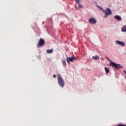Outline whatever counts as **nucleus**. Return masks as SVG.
<instances>
[{"label":"nucleus","instance_id":"nucleus-1","mask_svg":"<svg viewBox=\"0 0 126 126\" xmlns=\"http://www.w3.org/2000/svg\"><path fill=\"white\" fill-rule=\"evenodd\" d=\"M58 84L61 86V87L63 88L64 86V81L63 79L62 76L60 74H58Z\"/></svg>","mask_w":126,"mask_h":126},{"label":"nucleus","instance_id":"nucleus-2","mask_svg":"<svg viewBox=\"0 0 126 126\" xmlns=\"http://www.w3.org/2000/svg\"><path fill=\"white\" fill-rule=\"evenodd\" d=\"M110 66H112V67H115V69H119V68H123L122 66H121L119 64H116L114 62H111L109 63Z\"/></svg>","mask_w":126,"mask_h":126},{"label":"nucleus","instance_id":"nucleus-3","mask_svg":"<svg viewBox=\"0 0 126 126\" xmlns=\"http://www.w3.org/2000/svg\"><path fill=\"white\" fill-rule=\"evenodd\" d=\"M44 45H45V40L43 39V38H40L37 44V48H41Z\"/></svg>","mask_w":126,"mask_h":126},{"label":"nucleus","instance_id":"nucleus-4","mask_svg":"<svg viewBox=\"0 0 126 126\" xmlns=\"http://www.w3.org/2000/svg\"><path fill=\"white\" fill-rule=\"evenodd\" d=\"M103 12L105 14L104 16L105 18H107L108 15H111V14H112V11L111 10V9H110V8H108L106 9L105 11H103Z\"/></svg>","mask_w":126,"mask_h":126},{"label":"nucleus","instance_id":"nucleus-5","mask_svg":"<svg viewBox=\"0 0 126 126\" xmlns=\"http://www.w3.org/2000/svg\"><path fill=\"white\" fill-rule=\"evenodd\" d=\"M89 22L90 24H96V23H97V21L94 18H91L89 20Z\"/></svg>","mask_w":126,"mask_h":126},{"label":"nucleus","instance_id":"nucleus-6","mask_svg":"<svg viewBox=\"0 0 126 126\" xmlns=\"http://www.w3.org/2000/svg\"><path fill=\"white\" fill-rule=\"evenodd\" d=\"M75 60H76V58L67 57L66 61H67V63H70V62L72 63L73 62V61H74Z\"/></svg>","mask_w":126,"mask_h":126},{"label":"nucleus","instance_id":"nucleus-7","mask_svg":"<svg viewBox=\"0 0 126 126\" xmlns=\"http://www.w3.org/2000/svg\"><path fill=\"white\" fill-rule=\"evenodd\" d=\"M116 44L118 45H120V46H122V47H125L126 46V44L124 42H123L121 41L117 40L116 41Z\"/></svg>","mask_w":126,"mask_h":126},{"label":"nucleus","instance_id":"nucleus-8","mask_svg":"<svg viewBox=\"0 0 126 126\" xmlns=\"http://www.w3.org/2000/svg\"><path fill=\"white\" fill-rule=\"evenodd\" d=\"M114 18H115L116 20H118L119 21H121V20H122V18H121V17L118 15L114 16Z\"/></svg>","mask_w":126,"mask_h":126},{"label":"nucleus","instance_id":"nucleus-9","mask_svg":"<svg viewBox=\"0 0 126 126\" xmlns=\"http://www.w3.org/2000/svg\"><path fill=\"white\" fill-rule=\"evenodd\" d=\"M100 59V57L98 55H96L95 56L93 57V59L96 61V60H99Z\"/></svg>","mask_w":126,"mask_h":126},{"label":"nucleus","instance_id":"nucleus-10","mask_svg":"<svg viewBox=\"0 0 126 126\" xmlns=\"http://www.w3.org/2000/svg\"><path fill=\"white\" fill-rule=\"evenodd\" d=\"M46 53L47 54H52V53H53V49L47 50Z\"/></svg>","mask_w":126,"mask_h":126},{"label":"nucleus","instance_id":"nucleus-11","mask_svg":"<svg viewBox=\"0 0 126 126\" xmlns=\"http://www.w3.org/2000/svg\"><path fill=\"white\" fill-rule=\"evenodd\" d=\"M122 32H126V26H123L122 28Z\"/></svg>","mask_w":126,"mask_h":126},{"label":"nucleus","instance_id":"nucleus-12","mask_svg":"<svg viewBox=\"0 0 126 126\" xmlns=\"http://www.w3.org/2000/svg\"><path fill=\"white\" fill-rule=\"evenodd\" d=\"M104 68H105V70L106 71V73H109V72L110 71L109 69H108V68H107L106 67H105Z\"/></svg>","mask_w":126,"mask_h":126},{"label":"nucleus","instance_id":"nucleus-13","mask_svg":"<svg viewBox=\"0 0 126 126\" xmlns=\"http://www.w3.org/2000/svg\"><path fill=\"white\" fill-rule=\"evenodd\" d=\"M62 63H63V65H64V66H65V65H66V63L65 62V61L62 60Z\"/></svg>","mask_w":126,"mask_h":126},{"label":"nucleus","instance_id":"nucleus-14","mask_svg":"<svg viewBox=\"0 0 126 126\" xmlns=\"http://www.w3.org/2000/svg\"><path fill=\"white\" fill-rule=\"evenodd\" d=\"M78 5H79V7H81V8H83V6H82V5H81V4L79 3Z\"/></svg>","mask_w":126,"mask_h":126},{"label":"nucleus","instance_id":"nucleus-15","mask_svg":"<svg viewBox=\"0 0 126 126\" xmlns=\"http://www.w3.org/2000/svg\"><path fill=\"white\" fill-rule=\"evenodd\" d=\"M75 1H76V2H77L78 4H79V3H79L80 0H75Z\"/></svg>","mask_w":126,"mask_h":126},{"label":"nucleus","instance_id":"nucleus-16","mask_svg":"<svg viewBox=\"0 0 126 126\" xmlns=\"http://www.w3.org/2000/svg\"><path fill=\"white\" fill-rule=\"evenodd\" d=\"M118 126H126V125H123V124H119L118 125Z\"/></svg>","mask_w":126,"mask_h":126},{"label":"nucleus","instance_id":"nucleus-17","mask_svg":"<svg viewBox=\"0 0 126 126\" xmlns=\"http://www.w3.org/2000/svg\"><path fill=\"white\" fill-rule=\"evenodd\" d=\"M100 9H101V10H102V11H103V12H104L103 9V8L100 7Z\"/></svg>","mask_w":126,"mask_h":126},{"label":"nucleus","instance_id":"nucleus-18","mask_svg":"<svg viewBox=\"0 0 126 126\" xmlns=\"http://www.w3.org/2000/svg\"><path fill=\"white\" fill-rule=\"evenodd\" d=\"M53 77H54V78H56V75H53Z\"/></svg>","mask_w":126,"mask_h":126},{"label":"nucleus","instance_id":"nucleus-19","mask_svg":"<svg viewBox=\"0 0 126 126\" xmlns=\"http://www.w3.org/2000/svg\"><path fill=\"white\" fill-rule=\"evenodd\" d=\"M105 58H106L107 60H109V58H108V57H105Z\"/></svg>","mask_w":126,"mask_h":126},{"label":"nucleus","instance_id":"nucleus-20","mask_svg":"<svg viewBox=\"0 0 126 126\" xmlns=\"http://www.w3.org/2000/svg\"><path fill=\"white\" fill-rule=\"evenodd\" d=\"M124 72L125 73V74H126V70H124Z\"/></svg>","mask_w":126,"mask_h":126}]
</instances>
